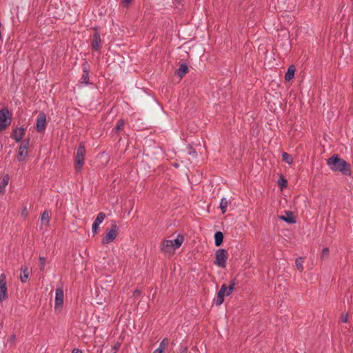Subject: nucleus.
I'll return each instance as SVG.
<instances>
[{
  "label": "nucleus",
  "instance_id": "obj_14",
  "mask_svg": "<svg viewBox=\"0 0 353 353\" xmlns=\"http://www.w3.org/2000/svg\"><path fill=\"white\" fill-rule=\"evenodd\" d=\"M169 345V340L167 338H164L160 343L159 346L152 353H165V350L168 348Z\"/></svg>",
  "mask_w": 353,
  "mask_h": 353
},
{
  "label": "nucleus",
  "instance_id": "obj_31",
  "mask_svg": "<svg viewBox=\"0 0 353 353\" xmlns=\"http://www.w3.org/2000/svg\"><path fill=\"white\" fill-rule=\"evenodd\" d=\"M21 216H23L24 219H26L28 215V209L25 206L23 207V210H21Z\"/></svg>",
  "mask_w": 353,
  "mask_h": 353
},
{
  "label": "nucleus",
  "instance_id": "obj_17",
  "mask_svg": "<svg viewBox=\"0 0 353 353\" xmlns=\"http://www.w3.org/2000/svg\"><path fill=\"white\" fill-rule=\"evenodd\" d=\"M279 219L285 221L288 223H295L294 217L292 212H288L285 215L280 216Z\"/></svg>",
  "mask_w": 353,
  "mask_h": 353
},
{
  "label": "nucleus",
  "instance_id": "obj_25",
  "mask_svg": "<svg viewBox=\"0 0 353 353\" xmlns=\"http://www.w3.org/2000/svg\"><path fill=\"white\" fill-rule=\"evenodd\" d=\"M105 218V214L103 212H100L97 214L96 219L94 220V223L100 225Z\"/></svg>",
  "mask_w": 353,
  "mask_h": 353
},
{
  "label": "nucleus",
  "instance_id": "obj_33",
  "mask_svg": "<svg viewBox=\"0 0 353 353\" xmlns=\"http://www.w3.org/2000/svg\"><path fill=\"white\" fill-rule=\"evenodd\" d=\"M328 254H329V249L327 248H325L322 250V252H321V256L322 257H326L328 256Z\"/></svg>",
  "mask_w": 353,
  "mask_h": 353
},
{
  "label": "nucleus",
  "instance_id": "obj_1",
  "mask_svg": "<svg viewBox=\"0 0 353 353\" xmlns=\"http://www.w3.org/2000/svg\"><path fill=\"white\" fill-rule=\"evenodd\" d=\"M183 242L182 236H178L174 240H165L162 243L161 250L165 253L172 254L182 245Z\"/></svg>",
  "mask_w": 353,
  "mask_h": 353
},
{
  "label": "nucleus",
  "instance_id": "obj_8",
  "mask_svg": "<svg viewBox=\"0 0 353 353\" xmlns=\"http://www.w3.org/2000/svg\"><path fill=\"white\" fill-rule=\"evenodd\" d=\"M117 226L114 225L111 229L107 230L105 237L102 239V243L108 245L112 243L117 236Z\"/></svg>",
  "mask_w": 353,
  "mask_h": 353
},
{
  "label": "nucleus",
  "instance_id": "obj_28",
  "mask_svg": "<svg viewBox=\"0 0 353 353\" xmlns=\"http://www.w3.org/2000/svg\"><path fill=\"white\" fill-rule=\"evenodd\" d=\"M39 265L41 270H43L46 267V258L44 256H39Z\"/></svg>",
  "mask_w": 353,
  "mask_h": 353
},
{
  "label": "nucleus",
  "instance_id": "obj_20",
  "mask_svg": "<svg viewBox=\"0 0 353 353\" xmlns=\"http://www.w3.org/2000/svg\"><path fill=\"white\" fill-rule=\"evenodd\" d=\"M223 241V234L221 232H216L214 234V243L216 246L221 245Z\"/></svg>",
  "mask_w": 353,
  "mask_h": 353
},
{
  "label": "nucleus",
  "instance_id": "obj_16",
  "mask_svg": "<svg viewBox=\"0 0 353 353\" xmlns=\"http://www.w3.org/2000/svg\"><path fill=\"white\" fill-rule=\"evenodd\" d=\"M29 276V270L27 266L24 265L21 268L20 280L22 283L27 281Z\"/></svg>",
  "mask_w": 353,
  "mask_h": 353
},
{
  "label": "nucleus",
  "instance_id": "obj_9",
  "mask_svg": "<svg viewBox=\"0 0 353 353\" xmlns=\"http://www.w3.org/2000/svg\"><path fill=\"white\" fill-rule=\"evenodd\" d=\"M7 298V283L6 275L1 274L0 276V301L5 300Z\"/></svg>",
  "mask_w": 353,
  "mask_h": 353
},
{
  "label": "nucleus",
  "instance_id": "obj_4",
  "mask_svg": "<svg viewBox=\"0 0 353 353\" xmlns=\"http://www.w3.org/2000/svg\"><path fill=\"white\" fill-rule=\"evenodd\" d=\"M227 259L228 253L225 249H219L215 252L214 264L216 266L222 268H225Z\"/></svg>",
  "mask_w": 353,
  "mask_h": 353
},
{
  "label": "nucleus",
  "instance_id": "obj_3",
  "mask_svg": "<svg viewBox=\"0 0 353 353\" xmlns=\"http://www.w3.org/2000/svg\"><path fill=\"white\" fill-rule=\"evenodd\" d=\"M235 282L232 281L228 286L225 284L221 285L219 291L218 292L217 296L214 299V302L217 306H219L224 301L225 296H228L234 290Z\"/></svg>",
  "mask_w": 353,
  "mask_h": 353
},
{
  "label": "nucleus",
  "instance_id": "obj_30",
  "mask_svg": "<svg viewBox=\"0 0 353 353\" xmlns=\"http://www.w3.org/2000/svg\"><path fill=\"white\" fill-rule=\"evenodd\" d=\"M123 125H124L123 121H120L117 123V126H116V128H115V131H116V132H119V131L123 128Z\"/></svg>",
  "mask_w": 353,
  "mask_h": 353
},
{
  "label": "nucleus",
  "instance_id": "obj_10",
  "mask_svg": "<svg viewBox=\"0 0 353 353\" xmlns=\"http://www.w3.org/2000/svg\"><path fill=\"white\" fill-rule=\"evenodd\" d=\"M46 117L43 112H40L36 122V129L38 132H42L46 128Z\"/></svg>",
  "mask_w": 353,
  "mask_h": 353
},
{
  "label": "nucleus",
  "instance_id": "obj_23",
  "mask_svg": "<svg viewBox=\"0 0 353 353\" xmlns=\"http://www.w3.org/2000/svg\"><path fill=\"white\" fill-rule=\"evenodd\" d=\"M81 79L82 83L86 85L89 83V73L88 70L85 68H83V74L82 76Z\"/></svg>",
  "mask_w": 353,
  "mask_h": 353
},
{
  "label": "nucleus",
  "instance_id": "obj_15",
  "mask_svg": "<svg viewBox=\"0 0 353 353\" xmlns=\"http://www.w3.org/2000/svg\"><path fill=\"white\" fill-rule=\"evenodd\" d=\"M100 44H101L100 35L98 32H95L94 34L93 39H92V47L95 50L98 51L100 48Z\"/></svg>",
  "mask_w": 353,
  "mask_h": 353
},
{
  "label": "nucleus",
  "instance_id": "obj_18",
  "mask_svg": "<svg viewBox=\"0 0 353 353\" xmlns=\"http://www.w3.org/2000/svg\"><path fill=\"white\" fill-rule=\"evenodd\" d=\"M295 71V67L294 65H290L285 73V79L288 81L292 80L294 77Z\"/></svg>",
  "mask_w": 353,
  "mask_h": 353
},
{
  "label": "nucleus",
  "instance_id": "obj_22",
  "mask_svg": "<svg viewBox=\"0 0 353 353\" xmlns=\"http://www.w3.org/2000/svg\"><path fill=\"white\" fill-rule=\"evenodd\" d=\"M228 204V202L225 198H223L221 200L219 207H220L223 214H224L227 211Z\"/></svg>",
  "mask_w": 353,
  "mask_h": 353
},
{
  "label": "nucleus",
  "instance_id": "obj_13",
  "mask_svg": "<svg viewBox=\"0 0 353 353\" xmlns=\"http://www.w3.org/2000/svg\"><path fill=\"white\" fill-rule=\"evenodd\" d=\"M10 181L8 174H4L0 178V193L3 194L6 192V187L8 185Z\"/></svg>",
  "mask_w": 353,
  "mask_h": 353
},
{
  "label": "nucleus",
  "instance_id": "obj_6",
  "mask_svg": "<svg viewBox=\"0 0 353 353\" xmlns=\"http://www.w3.org/2000/svg\"><path fill=\"white\" fill-rule=\"evenodd\" d=\"M11 123V114L7 109L0 110V131L6 129Z\"/></svg>",
  "mask_w": 353,
  "mask_h": 353
},
{
  "label": "nucleus",
  "instance_id": "obj_21",
  "mask_svg": "<svg viewBox=\"0 0 353 353\" xmlns=\"http://www.w3.org/2000/svg\"><path fill=\"white\" fill-rule=\"evenodd\" d=\"M188 71V68L186 65H181V66L179 67V68L177 70V74L182 77L183 76H184Z\"/></svg>",
  "mask_w": 353,
  "mask_h": 353
},
{
  "label": "nucleus",
  "instance_id": "obj_5",
  "mask_svg": "<svg viewBox=\"0 0 353 353\" xmlns=\"http://www.w3.org/2000/svg\"><path fill=\"white\" fill-rule=\"evenodd\" d=\"M29 139L22 141L17 150V159L19 161H24L28 155Z\"/></svg>",
  "mask_w": 353,
  "mask_h": 353
},
{
  "label": "nucleus",
  "instance_id": "obj_7",
  "mask_svg": "<svg viewBox=\"0 0 353 353\" xmlns=\"http://www.w3.org/2000/svg\"><path fill=\"white\" fill-rule=\"evenodd\" d=\"M85 150L83 146H79L77 150L75 157V169L80 171L84 163Z\"/></svg>",
  "mask_w": 353,
  "mask_h": 353
},
{
  "label": "nucleus",
  "instance_id": "obj_19",
  "mask_svg": "<svg viewBox=\"0 0 353 353\" xmlns=\"http://www.w3.org/2000/svg\"><path fill=\"white\" fill-rule=\"evenodd\" d=\"M50 214L48 211H44L41 214V222L42 225L47 226L49 225Z\"/></svg>",
  "mask_w": 353,
  "mask_h": 353
},
{
  "label": "nucleus",
  "instance_id": "obj_29",
  "mask_svg": "<svg viewBox=\"0 0 353 353\" xmlns=\"http://www.w3.org/2000/svg\"><path fill=\"white\" fill-rule=\"evenodd\" d=\"M278 183L281 186V188L283 189L287 186L288 182H287L286 179H285L283 177H281L278 181Z\"/></svg>",
  "mask_w": 353,
  "mask_h": 353
},
{
  "label": "nucleus",
  "instance_id": "obj_24",
  "mask_svg": "<svg viewBox=\"0 0 353 353\" xmlns=\"http://www.w3.org/2000/svg\"><path fill=\"white\" fill-rule=\"evenodd\" d=\"M303 259L301 257L296 259L295 261L297 269L301 272L303 270Z\"/></svg>",
  "mask_w": 353,
  "mask_h": 353
},
{
  "label": "nucleus",
  "instance_id": "obj_37",
  "mask_svg": "<svg viewBox=\"0 0 353 353\" xmlns=\"http://www.w3.org/2000/svg\"><path fill=\"white\" fill-rule=\"evenodd\" d=\"M14 338H15V336H12L11 337L10 340H14Z\"/></svg>",
  "mask_w": 353,
  "mask_h": 353
},
{
  "label": "nucleus",
  "instance_id": "obj_11",
  "mask_svg": "<svg viewBox=\"0 0 353 353\" xmlns=\"http://www.w3.org/2000/svg\"><path fill=\"white\" fill-rule=\"evenodd\" d=\"M25 134V128L23 127L16 128L12 130L10 137L17 142L21 141Z\"/></svg>",
  "mask_w": 353,
  "mask_h": 353
},
{
  "label": "nucleus",
  "instance_id": "obj_32",
  "mask_svg": "<svg viewBox=\"0 0 353 353\" xmlns=\"http://www.w3.org/2000/svg\"><path fill=\"white\" fill-rule=\"evenodd\" d=\"M99 225H98L97 223H96L94 222L93 223L92 226V232L94 234H95L97 232Z\"/></svg>",
  "mask_w": 353,
  "mask_h": 353
},
{
  "label": "nucleus",
  "instance_id": "obj_36",
  "mask_svg": "<svg viewBox=\"0 0 353 353\" xmlns=\"http://www.w3.org/2000/svg\"><path fill=\"white\" fill-rule=\"evenodd\" d=\"M141 292L139 290H136L134 292V296H139L140 295Z\"/></svg>",
  "mask_w": 353,
  "mask_h": 353
},
{
  "label": "nucleus",
  "instance_id": "obj_34",
  "mask_svg": "<svg viewBox=\"0 0 353 353\" xmlns=\"http://www.w3.org/2000/svg\"><path fill=\"white\" fill-rule=\"evenodd\" d=\"M132 0H123L122 4L123 6H128L129 4L131 3Z\"/></svg>",
  "mask_w": 353,
  "mask_h": 353
},
{
  "label": "nucleus",
  "instance_id": "obj_35",
  "mask_svg": "<svg viewBox=\"0 0 353 353\" xmlns=\"http://www.w3.org/2000/svg\"><path fill=\"white\" fill-rule=\"evenodd\" d=\"M72 353H83L82 351L78 348H74Z\"/></svg>",
  "mask_w": 353,
  "mask_h": 353
},
{
  "label": "nucleus",
  "instance_id": "obj_26",
  "mask_svg": "<svg viewBox=\"0 0 353 353\" xmlns=\"http://www.w3.org/2000/svg\"><path fill=\"white\" fill-rule=\"evenodd\" d=\"M282 157L283 161H285L288 164H292L293 163V159L287 152H283Z\"/></svg>",
  "mask_w": 353,
  "mask_h": 353
},
{
  "label": "nucleus",
  "instance_id": "obj_2",
  "mask_svg": "<svg viewBox=\"0 0 353 353\" xmlns=\"http://www.w3.org/2000/svg\"><path fill=\"white\" fill-rule=\"evenodd\" d=\"M327 164L330 166V169L334 171L345 172L347 170V163L342 159L339 158L336 154L328 159Z\"/></svg>",
  "mask_w": 353,
  "mask_h": 353
},
{
  "label": "nucleus",
  "instance_id": "obj_12",
  "mask_svg": "<svg viewBox=\"0 0 353 353\" xmlns=\"http://www.w3.org/2000/svg\"><path fill=\"white\" fill-rule=\"evenodd\" d=\"M64 294L63 290L61 288H57L55 292V306L56 307H61L63 305Z\"/></svg>",
  "mask_w": 353,
  "mask_h": 353
},
{
  "label": "nucleus",
  "instance_id": "obj_27",
  "mask_svg": "<svg viewBox=\"0 0 353 353\" xmlns=\"http://www.w3.org/2000/svg\"><path fill=\"white\" fill-rule=\"evenodd\" d=\"M349 317H350V313L348 312H344L341 314V321L343 323H347Z\"/></svg>",
  "mask_w": 353,
  "mask_h": 353
}]
</instances>
